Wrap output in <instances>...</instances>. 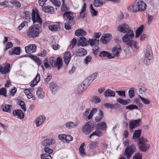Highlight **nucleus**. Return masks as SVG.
<instances>
[{
	"label": "nucleus",
	"mask_w": 159,
	"mask_h": 159,
	"mask_svg": "<svg viewBox=\"0 0 159 159\" xmlns=\"http://www.w3.org/2000/svg\"><path fill=\"white\" fill-rule=\"evenodd\" d=\"M116 93H118V95L120 96L123 97L124 98H125V91H116Z\"/></svg>",
	"instance_id": "51"
},
{
	"label": "nucleus",
	"mask_w": 159,
	"mask_h": 159,
	"mask_svg": "<svg viewBox=\"0 0 159 159\" xmlns=\"http://www.w3.org/2000/svg\"><path fill=\"white\" fill-rule=\"evenodd\" d=\"M13 46V44L11 42L7 43L6 44V47L4 49V51H6L7 49L11 48Z\"/></svg>",
	"instance_id": "57"
},
{
	"label": "nucleus",
	"mask_w": 159,
	"mask_h": 159,
	"mask_svg": "<svg viewBox=\"0 0 159 159\" xmlns=\"http://www.w3.org/2000/svg\"><path fill=\"white\" fill-rule=\"evenodd\" d=\"M93 102L96 103L99 102L101 101V99L99 97L97 96L93 97Z\"/></svg>",
	"instance_id": "60"
},
{
	"label": "nucleus",
	"mask_w": 159,
	"mask_h": 159,
	"mask_svg": "<svg viewBox=\"0 0 159 159\" xmlns=\"http://www.w3.org/2000/svg\"><path fill=\"white\" fill-rule=\"evenodd\" d=\"M89 80L87 79H85L83 83V85L84 86H85L87 88L88 86L90 84V83H89Z\"/></svg>",
	"instance_id": "63"
},
{
	"label": "nucleus",
	"mask_w": 159,
	"mask_h": 159,
	"mask_svg": "<svg viewBox=\"0 0 159 159\" xmlns=\"http://www.w3.org/2000/svg\"><path fill=\"white\" fill-rule=\"evenodd\" d=\"M104 113L102 111L100 110L98 113V115L95 118V120L96 122H98L101 121L104 117Z\"/></svg>",
	"instance_id": "25"
},
{
	"label": "nucleus",
	"mask_w": 159,
	"mask_h": 159,
	"mask_svg": "<svg viewBox=\"0 0 159 159\" xmlns=\"http://www.w3.org/2000/svg\"><path fill=\"white\" fill-rule=\"evenodd\" d=\"M13 114L14 116H17L20 119H22L24 117L23 112L20 109L14 110L13 112Z\"/></svg>",
	"instance_id": "16"
},
{
	"label": "nucleus",
	"mask_w": 159,
	"mask_h": 159,
	"mask_svg": "<svg viewBox=\"0 0 159 159\" xmlns=\"http://www.w3.org/2000/svg\"><path fill=\"white\" fill-rule=\"evenodd\" d=\"M25 52L28 54L35 52L36 50V46L35 44H32L29 46H26L25 47Z\"/></svg>",
	"instance_id": "13"
},
{
	"label": "nucleus",
	"mask_w": 159,
	"mask_h": 159,
	"mask_svg": "<svg viewBox=\"0 0 159 159\" xmlns=\"http://www.w3.org/2000/svg\"><path fill=\"white\" fill-rule=\"evenodd\" d=\"M128 94L130 98H132L134 96V91L133 88H130L128 91Z\"/></svg>",
	"instance_id": "46"
},
{
	"label": "nucleus",
	"mask_w": 159,
	"mask_h": 159,
	"mask_svg": "<svg viewBox=\"0 0 159 159\" xmlns=\"http://www.w3.org/2000/svg\"><path fill=\"white\" fill-rule=\"evenodd\" d=\"M64 18L66 20V22L68 24H75L74 19V15L72 12L70 11H65L63 15Z\"/></svg>",
	"instance_id": "8"
},
{
	"label": "nucleus",
	"mask_w": 159,
	"mask_h": 159,
	"mask_svg": "<svg viewBox=\"0 0 159 159\" xmlns=\"http://www.w3.org/2000/svg\"><path fill=\"white\" fill-rule=\"evenodd\" d=\"M102 134V132L98 130H96L92 133V134L89 136V138L91 139L92 136L94 135H96L98 137H100Z\"/></svg>",
	"instance_id": "45"
},
{
	"label": "nucleus",
	"mask_w": 159,
	"mask_h": 159,
	"mask_svg": "<svg viewBox=\"0 0 159 159\" xmlns=\"http://www.w3.org/2000/svg\"><path fill=\"white\" fill-rule=\"evenodd\" d=\"M40 157L41 159H52L51 156L46 153L42 154Z\"/></svg>",
	"instance_id": "48"
},
{
	"label": "nucleus",
	"mask_w": 159,
	"mask_h": 159,
	"mask_svg": "<svg viewBox=\"0 0 159 159\" xmlns=\"http://www.w3.org/2000/svg\"><path fill=\"white\" fill-rule=\"evenodd\" d=\"M143 25H142L138 28L135 33V37L136 38L139 37V36L141 34L143 31Z\"/></svg>",
	"instance_id": "35"
},
{
	"label": "nucleus",
	"mask_w": 159,
	"mask_h": 159,
	"mask_svg": "<svg viewBox=\"0 0 159 159\" xmlns=\"http://www.w3.org/2000/svg\"><path fill=\"white\" fill-rule=\"evenodd\" d=\"M152 55L151 47L149 45L147 46L144 60V63L146 65H149L151 64L152 59Z\"/></svg>",
	"instance_id": "5"
},
{
	"label": "nucleus",
	"mask_w": 159,
	"mask_h": 159,
	"mask_svg": "<svg viewBox=\"0 0 159 159\" xmlns=\"http://www.w3.org/2000/svg\"><path fill=\"white\" fill-rule=\"evenodd\" d=\"M78 56L80 57H83L86 55L87 53V51L85 49L81 48L79 49L77 52Z\"/></svg>",
	"instance_id": "28"
},
{
	"label": "nucleus",
	"mask_w": 159,
	"mask_h": 159,
	"mask_svg": "<svg viewBox=\"0 0 159 159\" xmlns=\"http://www.w3.org/2000/svg\"><path fill=\"white\" fill-rule=\"evenodd\" d=\"M118 30L121 33H126V34L122 38L123 41H126L128 38H133L134 37V34L133 31L131 30V28L129 25L126 23L119 25L117 27Z\"/></svg>",
	"instance_id": "2"
},
{
	"label": "nucleus",
	"mask_w": 159,
	"mask_h": 159,
	"mask_svg": "<svg viewBox=\"0 0 159 159\" xmlns=\"http://www.w3.org/2000/svg\"><path fill=\"white\" fill-rule=\"evenodd\" d=\"M52 76L51 74H48L47 78L44 80L45 83L47 84L49 81L52 79Z\"/></svg>",
	"instance_id": "58"
},
{
	"label": "nucleus",
	"mask_w": 159,
	"mask_h": 159,
	"mask_svg": "<svg viewBox=\"0 0 159 159\" xmlns=\"http://www.w3.org/2000/svg\"><path fill=\"white\" fill-rule=\"evenodd\" d=\"M136 146L134 144L127 146L125 148L123 155L126 159H130L132 155L136 152Z\"/></svg>",
	"instance_id": "4"
},
{
	"label": "nucleus",
	"mask_w": 159,
	"mask_h": 159,
	"mask_svg": "<svg viewBox=\"0 0 159 159\" xmlns=\"http://www.w3.org/2000/svg\"><path fill=\"white\" fill-rule=\"evenodd\" d=\"M126 109H129V110H133L134 109H138V107L136 105L130 104L125 107Z\"/></svg>",
	"instance_id": "47"
},
{
	"label": "nucleus",
	"mask_w": 159,
	"mask_h": 159,
	"mask_svg": "<svg viewBox=\"0 0 159 159\" xmlns=\"http://www.w3.org/2000/svg\"><path fill=\"white\" fill-rule=\"evenodd\" d=\"M50 1L57 7H59L61 5V3L59 0H50Z\"/></svg>",
	"instance_id": "50"
},
{
	"label": "nucleus",
	"mask_w": 159,
	"mask_h": 159,
	"mask_svg": "<svg viewBox=\"0 0 159 159\" xmlns=\"http://www.w3.org/2000/svg\"><path fill=\"white\" fill-rule=\"evenodd\" d=\"M28 22L26 21L22 22L18 27L19 30H21L25 26L27 25Z\"/></svg>",
	"instance_id": "53"
},
{
	"label": "nucleus",
	"mask_w": 159,
	"mask_h": 159,
	"mask_svg": "<svg viewBox=\"0 0 159 159\" xmlns=\"http://www.w3.org/2000/svg\"><path fill=\"white\" fill-rule=\"evenodd\" d=\"M94 125L90 122L86 123L85 125L82 127V132L86 134H88L91 132L94 128Z\"/></svg>",
	"instance_id": "9"
},
{
	"label": "nucleus",
	"mask_w": 159,
	"mask_h": 159,
	"mask_svg": "<svg viewBox=\"0 0 159 159\" xmlns=\"http://www.w3.org/2000/svg\"><path fill=\"white\" fill-rule=\"evenodd\" d=\"M11 2L16 9H18L21 6L20 3L19 1H17L16 0H12L11 1Z\"/></svg>",
	"instance_id": "44"
},
{
	"label": "nucleus",
	"mask_w": 159,
	"mask_h": 159,
	"mask_svg": "<svg viewBox=\"0 0 159 159\" xmlns=\"http://www.w3.org/2000/svg\"><path fill=\"white\" fill-rule=\"evenodd\" d=\"M116 101L120 104L124 105H127L131 102L130 99L123 100L120 98L117 99Z\"/></svg>",
	"instance_id": "30"
},
{
	"label": "nucleus",
	"mask_w": 159,
	"mask_h": 159,
	"mask_svg": "<svg viewBox=\"0 0 159 159\" xmlns=\"http://www.w3.org/2000/svg\"><path fill=\"white\" fill-rule=\"evenodd\" d=\"M70 52L69 51L65 52L63 56L64 61L65 63L67 66L71 59Z\"/></svg>",
	"instance_id": "15"
},
{
	"label": "nucleus",
	"mask_w": 159,
	"mask_h": 159,
	"mask_svg": "<svg viewBox=\"0 0 159 159\" xmlns=\"http://www.w3.org/2000/svg\"><path fill=\"white\" fill-rule=\"evenodd\" d=\"M121 49L120 45L114 47L112 49V52L113 54L115 56L118 57L120 55L119 53L121 52Z\"/></svg>",
	"instance_id": "21"
},
{
	"label": "nucleus",
	"mask_w": 159,
	"mask_h": 159,
	"mask_svg": "<svg viewBox=\"0 0 159 159\" xmlns=\"http://www.w3.org/2000/svg\"><path fill=\"white\" fill-rule=\"evenodd\" d=\"M88 44V41H87L85 38L83 37L80 38V40L78 41L77 45L78 46L81 45L82 47H84Z\"/></svg>",
	"instance_id": "19"
},
{
	"label": "nucleus",
	"mask_w": 159,
	"mask_h": 159,
	"mask_svg": "<svg viewBox=\"0 0 159 159\" xmlns=\"http://www.w3.org/2000/svg\"><path fill=\"white\" fill-rule=\"evenodd\" d=\"M40 80V74L38 73L34 80L30 84V86L33 87L36 85Z\"/></svg>",
	"instance_id": "29"
},
{
	"label": "nucleus",
	"mask_w": 159,
	"mask_h": 159,
	"mask_svg": "<svg viewBox=\"0 0 159 159\" xmlns=\"http://www.w3.org/2000/svg\"><path fill=\"white\" fill-rule=\"evenodd\" d=\"M7 90L4 88H2L0 89V95L4 96L6 97L7 96L6 94Z\"/></svg>",
	"instance_id": "54"
},
{
	"label": "nucleus",
	"mask_w": 159,
	"mask_h": 159,
	"mask_svg": "<svg viewBox=\"0 0 159 159\" xmlns=\"http://www.w3.org/2000/svg\"><path fill=\"white\" fill-rule=\"evenodd\" d=\"M54 143V141L52 139H46L42 142V144L44 146H46L52 144Z\"/></svg>",
	"instance_id": "27"
},
{
	"label": "nucleus",
	"mask_w": 159,
	"mask_h": 159,
	"mask_svg": "<svg viewBox=\"0 0 159 159\" xmlns=\"http://www.w3.org/2000/svg\"><path fill=\"white\" fill-rule=\"evenodd\" d=\"M49 87L53 94H55L59 89L57 84L53 82H52L49 84Z\"/></svg>",
	"instance_id": "24"
},
{
	"label": "nucleus",
	"mask_w": 159,
	"mask_h": 159,
	"mask_svg": "<svg viewBox=\"0 0 159 159\" xmlns=\"http://www.w3.org/2000/svg\"><path fill=\"white\" fill-rule=\"evenodd\" d=\"M89 111L90 110L89 108H87L85 109L84 112L83 113V116L84 118L87 116V118L89 120L92 118L94 115L97 112L98 109L97 108H93L91 111L89 115H88Z\"/></svg>",
	"instance_id": "10"
},
{
	"label": "nucleus",
	"mask_w": 159,
	"mask_h": 159,
	"mask_svg": "<svg viewBox=\"0 0 159 159\" xmlns=\"http://www.w3.org/2000/svg\"><path fill=\"white\" fill-rule=\"evenodd\" d=\"M90 10L92 16H96L97 15L98 12L93 8V5L91 4L90 7Z\"/></svg>",
	"instance_id": "43"
},
{
	"label": "nucleus",
	"mask_w": 159,
	"mask_h": 159,
	"mask_svg": "<svg viewBox=\"0 0 159 159\" xmlns=\"http://www.w3.org/2000/svg\"><path fill=\"white\" fill-rule=\"evenodd\" d=\"M49 63L53 68H57L58 70H59L62 66V58L58 57L56 60L54 57H50L49 59Z\"/></svg>",
	"instance_id": "6"
},
{
	"label": "nucleus",
	"mask_w": 159,
	"mask_h": 159,
	"mask_svg": "<svg viewBox=\"0 0 159 159\" xmlns=\"http://www.w3.org/2000/svg\"><path fill=\"white\" fill-rule=\"evenodd\" d=\"M86 34V32L83 29H78L75 31V35L78 36H83L85 35Z\"/></svg>",
	"instance_id": "32"
},
{
	"label": "nucleus",
	"mask_w": 159,
	"mask_h": 159,
	"mask_svg": "<svg viewBox=\"0 0 159 159\" xmlns=\"http://www.w3.org/2000/svg\"><path fill=\"white\" fill-rule=\"evenodd\" d=\"M128 10L132 12H136L139 11L138 6L136 3H134V5L130 6Z\"/></svg>",
	"instance_id": "33"
},
{
	"label": "nucleus",
	"mask_w": 159,
	"mask_h": 159,
	"mask_svg": "<svg viewBox=\"0 0 159 159\" xmlns=\"http://www.w3.org/2000/svg\"><path fill=\"white\" fill-rule=\"evenodd\" d=\"M36 94L38 98L43 99L44 97V93L42 90V88L38 89L36 91Z\"/></svg>",
	"instance_id": "34"
},
{
	"label": "nucleus",
	"mask_w": 159,
	"mask_h": 159,
	"mask_svg": "<svg viewBox=\"0 0 159 159\" xmlns=\"http://www.w3.org/2000/svg\"><path fill=\"white\" fill-rule=\"evenodd\" d=\"M142 133V130L140 129L136 130L134 131L133 136V139L135 141L137 142L139 140V139L140 138Z\"/></svg>",
	"instance_id": "17"
},
{
	"label": "nucleus",
	"mask_w": 159,
	"mask_h": 159,
	"mask_svg": "<svg viewBox=\"0 0 159 159\" xmlns=\"http://www.w3.org/2000/svg\"><path fill=\"white\" fill-rule=\"evenodd\" d=\"M97 126L98 129L102 130H105L107 127L106 123L104 121L98 123L97 124Z\"/></svg>",
	"instance_id": "36"
},
{
	"label": "nucleus",
	"mask_w": 159,
	"mask_h": 159,
	"mask_svg": "<svg viewBox=\"0 0 159 159\" xmlns=\"http://www.w3.org/2000/svg\"><path fill=\"white\" fill-rule=\"evenodd\" d=\"M48 28L52 31H56L60 29L59 25L52 24L48 25Z\"/></svg>",
	"instance_id": "37"
},
{
	"label": "nucleus",
	"mask_w": 159,
	"mask_h": 159,
	"mask_svg": "<svg viewBox=\"0 0 159 159\" xmlns=\"http://www.w3.org/2000/svg\"><path fill=\"white\" fill-rule=\"evenodd\" d=\"M139 11H145L146 8V4L142 0H139L137 3Z\"/></svg>",
	"instance_id": "18"
},
{
	"label": "nucleus",
	"mask_w": 159,
	"mask_h": 159,
	"mask_svg": "<svg viewBox=\"0 0 159 159\" xmlns=\"http://www.w3.org/2000/svg\"><path fill=\"white\" fill-rule=\"evenodd\" d=\"M72 25V24H68L66 22L65 23V28L66 30H69L71 29V26Z\"/></svg>",
	"instance_id": "64"
},
{
	"label": "nucleus",
	"mask_w": 159,
	"mask_h": 159,
	"mask_svg": "<svg viewBox=\"0 0 159 159\" xmlns=\"http://www.w3.org/2000/svg\"><path fill=\"white\" fill-rule=\"evenodd\" d=\"M32 19L34 25L29 28L27 31V35L30 38L35 39L38 37L42 31V20L38 13H36L34 9L32 11Z\"/></svg>",
	"instance_id": "1"
},
{
	"label": "nucleus",
	"mask_w": 159,
	"mask_h": 159,
	"mask_svg": "<svg viewBox=\"0 0 159 159\" xmlns=\"http://www.w3.org/2000/svg\"><path fill=\"white\" fill-rule=\"evenodd\" d=\"M11 107L12 106L11 105L6 104H3L2 106V111L8 112H9L10 111Z\"/></svg>",
	"instance_id": "31"
},
{
	"label": "nucleus",
	"mask_w": 159,
	"mask_h": 159,
	"mask_svg": "<svg viewBox=\"0 0 159 159\" xmlns=\"http://www.w3.org/2000/svg\"><path fill=\"white\" fill-rule=\"evenodd\" d=\"M108 54V52L106 51H102L99 53V56L101 57H104L107 56Z\"/></svg>",
	"instance_id": "62"
},
{
	"label": "nucleus",
	"mask_w": 159,
	"mask_h": 159,
	"mask_svg": "<svg viewBox=\"0 0 159 159\" xmlns=\"http://www.w3.org/2000/svg\"><path fill=\"white\" fill-rule=\"evenodd\" d=\"M141 121V119L131 120L129 125V129H133L138 126L140 125Z\"/></svg>",
	"instance_id": "12"
},
{
	"label": "nucleus",
	"mask_w": 159,
	"mask_h": 159,
	"mask_svg": "<svg viewBox=\"0 0 159 159\" xmlns=\"http://www.w3.org/2000/svg\"><path fill=\"white\" fill-rule=\"evenodd\" d=\"M45 117L44 116H40L38 117L35 120V123L37 127H39L41 125L44 121Z\"/></svg>",
	"instance_id": "22"
},
{
	"label": "nucleus",
	"mask_w": 159,
	"mask_h": 159,
	"mask_svg": "<svg viewBox=\"0 0 159 159\" xmlns=\"http://www.w3.org/2000/svg\"><path fill=\"white\" fill-rule=\"evenodd\" d=\"M86 88V87L83 85V84H79L78 86L77 91L79 93H81L85 90Z\"/></svg>",
	"instance_id": "40"
},
{
	"label": "nucleus",
	"mask_w": 159,
	"mask_h": 159,
	"mask_svg": "<svg viewBox=\"0 0 159 159\" xmlns=\"http://www.w3.org/2000/svg\"><path fill=\"white\" fill-rule=\"evenodd\" d=\"M76 43H77L76 39L75 38L73 39H72V41H71L70 44V48L71 49H72L75 46V45L76 44Z\"/></svg>",
	"instance_id": "56"
},
{
	"label": "nucleus",
	"mask_w": 159,
	"mask_h": 159,
	"mask_svg": "<svg viewBox=\"0 0 159 159\" xmlns=\"http://www.w3.org/2000/svg\"><path fill=\"white\" fill-rule=\"evenodd\" d=\"M104 95L106 97H114L115 96L116 93L114 91L108 89L105 91Z\"/></svg>",
	"instance_id": "23"
},
{
	"label": "nucleus",
	"mask_w": 159,
	"mask_h": 159,
	"mask_svg": "<svg viewBox=\"0 0 159 159\" xmlns=\"http://www.w3.org/2000/svg\"><path fill=\"white\" fill-rule=\"evenodd\" d=\"M20 53V47H16L13 49L10 50L9 52V54L10 55L16 54V55H19Z\"/></svg>",
	"instance_id": "20"
},
{
	"label": "nucleus",
	"mask_w": 159,
	"mask_h": 159,
	"mask_svg": "<svg viewBox=\"0 0 159 159\" xmlns=\"http://www.w3.org/2000/svg\"><path fill=\"white\" fill-rule=\"evenodd\" d=\"M142 154L140 152L135 153L132 159H142Z\"/></svg>",
	"instance_id": "49"
},
{
	"label": "nucleus",
	"mask_w": 159,
	"mask_h": 159,
	"mask_svg": "<svg viewBox=\"0 0 159 159\" xmlns=\"http://www.w3.org/2000/svg\"><path fill=\"white\" fill-rule=\"evenodd\" d=\"M148 140L143 137H141L137 142V145L139 149L142 152H146L148 151L150 147V145L147 143L148 142Z\"/></svg>",
	"instance_id": "3"
},
{
	"label": "nucleus",
	"mask_w": 159,
	"mask_h": 159,
	"mask_svg": "<svg viewBox=\"0 0 159 159\" xmlns=\"http://www.w3.org/2000/svg\"><path fill=\"white\" fill-rule=\"evenodd\" d=\"M111 35L109 34H104L100 39V41L103 44H108L110 40V36Z\"/></svg>",
	"instance_id": "14"
},
{
	"label": "nucleus",
	"mask_w": 159,
	"mask_h": 159,
	"mask_svg": "<svg viewBox=\"0 0 159 159\" xmlns=\"http://www.w3.org/2000/svg\"><path fill=\"white\" fill-rule=\"evenodd\" d=\"M133 38H130L129 39L128 38V39L126 40V41H123L124 42L126 43V44L131 48L134 47L137 49H138L139 47L138 46L139 43L136 41H134L132 40Z\"/></svg>",
	"instance_id": "11"
},
{
	"label": "nucleus",
	"mask_w": 159,
	"mask_h": 159,
	"mask_svg": "<svg viewBox=\"0 0 159 159\" xmlns=\"http://www.w3.org/2000/svg\"><path fill=\"white\" fill-rule=\"evenodd\" d=\"M85 145V143H83L80 146L79 148V152L81 156L84 157L85 156V152H84V147Z\"/></svg>",
	"instance_id": "41"
},
{
	"label": "nucleus",
	"mask_w": 159,
	"mask_h": 159,
	"mask_svg": "<svg viewBox=\"0 0 159 159\" xmlns=\"http://www.w3.org/2000/svg\"><path fill=\"white\" fill-rule=\"evenodd\" d=\"M10 66V64L6 66L5 67H2L0 66V72L2 74H6L9 71V69Z\"/></svg>",
	"instance_id": "26"
},
{
	"label": "nucleus",
	"mask_w": 159,
	"mask_h": 159,
	"mask_svg": "<svg viewBox=\"0 0 159 159\" xmlns=\"http://www.w3.org/2000/svg\"><path fill=\"white\" fill-rule=\"evenodd\" d=\"M140 98L142 101V102L146 104H148L150 103V101L148 99H146L143 97H142L140 96H139Z\"/></svg>",
	"instance_id": "55"
},
{
	"label": "nucleus",
	"mask_w": 159,
	"mask_h": 159,
	"mask_svg": "<svg viewBox=\"0 0 159 159\" xmlns=\"http://www.w3.org/2000/svg\"><path fill=\"white\" fill-rule=\"evenodd\" d=\"M78 124L77 123H75L72 122H69L66 123L65 125L66 127L69 129H71L77 126Z\"/></svg>",
	"instance_id": "39"
},
{
	"label": "nucleus",
	"mask_w": 159,
	"mask_h": 159,
	"mask_svg": "<svg viewBox=\"0 0 159 159\" xmlns=\"http://www.w3.org/2000/svg\"><path fill=\"white\" fill-rule=\"evenodd\" d=\"M44 66L46 68H50L49 64L48 63V60L47 58H45L43 61Z\"/></svg>",
	"instance_id": "61"
},
{
	"label": "nucleus",
	"mask_w": 159,
	"mask_h": 159,
	"mask_svg": "<svg viewBox=\"0 0 159 159\" xmlns=\"http://www.w3.org/2000/svg\"><path fill=\"white\" fill-rule=\"evenodd\" d=\"M98 143L97 142H94L89 144L90 149H92L96 148L98 147Z\"/></svg>",
	"instance_id": "52"
},
{
	"label": "nucleus",
	"mask_w": 159,
	"mask_h": 159,
	"mask_svg": "<svg viewBox=\"0 0 159 159\" xmlns=\"http://www.w3.org/2000/svg\"><path fill=\"white\" fill-rule=\"evenodd\" d=\"M93 4L96 7H101L103 5V3L100 0H94Z\"/></svg>",
	"instance_id": "42"
},
{
	"label": "nucleus",
	"mask_w": 159,
	"mask_h": 159,
	"mask_svg": "<svg viewBox=\"0 0 159 159\" xmlns=\"http://www.w3.org/2000/svg\"><path fill=\"white\" fill-rule=\"evenodd\" d=\"M92 59V57L90 56L89 55L87 56L86 58L84 60V62L85 64H87Z\"/></svg>",
	"instance_id": "59"
},
{
	"label": "nucleus",
	"mask_w": 159,
	"mask_h": 159,
	"mask_svg": "<svg viewBox=\"0 0 159 159\" xmlns=\"http://www.w3.org/2000/svg\"><path fill=\"white\" fill-rule=\"evenodd\" d=\"M88 43L91 46H94L92 49L93 53L95 56H96L99 51V48L98 46L99 43V40H97L95 39H90L88 41Z\"/></svg>",
	"instance_id": "7"
},
{
	"label": "nucleus",
	"mask_w": 159,
	"mask_h": 159,
	"mask_svg": "<svg viewBox=\"0 0 159 159\" xmlns=\"http://www.w3.org/2000/svg\"><path fill=\"white\" fill-rule=\"evenodd\" d=\"M43 10L46 12H53L54 11L53 8L50 6H44L42 7Z\"/></svg>",
	"instance_id": "38"
}]
</instances>
